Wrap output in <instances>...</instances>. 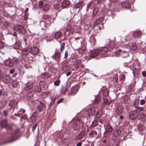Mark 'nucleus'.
<instances>
[{
	"instance_id": "1",
	"label": "nucleus",
	"mask_w": 146,
	"mask_h": 146,
	"mask_svg": "<svg viewBox=\"0 0 146 146\" xmlns=\"http://www.w3.org/2000/svg\"><path fill=\"white\" fill-rule=\"evenodd\" d=\"M100 50L98 49H95L90 50L88 53L89 57L90 58H94L97 56L99 54Z\"/></svg>"
},
{
	"instance_id": "2",
	"label": "nucleus",
	"mask_w": 146,
	"mask_h": 146,
	"mask_svg": "<svg viewBox=\"0 0 146 146\" xmlns=\"http://www.w3.org/2000/svg\"><path fill=\"white\" fill-rule=\"evenodd\" d=\"M138 116L137 112L135 111H131L129 113V117L131 119H135Z\"/></svg>"
},
{
	"instance_id": "3",
	"label": "nucleus",
	"mask_w": 146,
	"mask_h": 146,
	"mask_svg": "<svg viewBox=\"0 0 146 146\" xmlns=\"http://www.w3.org/2000/svg\"><path fill=\"white\" fill-rule=\"evenodd\" d=\"M57 49H56V52L52 57L53 59L57 61H59L61 58V53L58 51H57Z\"/></svg>"
},
{
	"instance_id": "4",
	"label": "nucleus",
	"mask_w": 146,
	"mask_h": 146,
	"mask_svg": "<svg viewBox=\"0 0 146 146\" xmlns=\"http://www.w3.org/2000/svg\"><path fill=\"white\" fill-rule=\"evenodd\" d=\"M15 30L19 33H23L25 31L24 27L21 25H17L14 27Z\"/></svg>"
},
{
	"instance_id": "5",
	"label": "nucleus",
	"mask_w": 146,
	"mask_h": 146,
	"mask_svg": "<svg viewBox=\"0 0 146 146\" xmlns=\"http://www.w3.org/2000/svg\"><path fill=\"white\" fill-rule=\"evenodd\" d=\"M30 53L33 55L37 54L39 52V50L38 48L36 47H33L31 48Z\"/></svg>"
},
{
	"instance_id": "6",
	"label": "nucleus",
	"mask_w": 146,
	"mask_h": 146,
	"mask_svg": "<svg viewBox=\"0 0 146 146\" xmlns=\"http://www.w3.org/2000/svg\"><path fill=\"white\" fill-rule=\"evenodd\" d=\"M2 79L5 83H8L11 81L10 76L6 74H4L3 75Z\"/></svg>"
},
{
	"instance_id": "7",
	"label": "nucleus",
	"mask_w": 146,
	"mask_h": 146,
	"mask_svg": "<svg viewBox=\"0 0 146 146\" xmlns=\"http://www.w3.org/2000/svg\"><path fill=\"white\" fill-rule=\"evenodd\" d=\"M1 126L2 127H5L7 129H11V127L7 123V121L6 120H2L0 123Z\"/></svg>"
},
{
	"instance_id": "8",
	"label": "nucleus",
	"mask_w": 146,
	"mask_h": 146,
	"mask_svg": "<svg viewBox=\"0 0 146 146\" xmlns=\"http://www.w3.org/2000/svg\"><path fill=\"white\" fill-rule=\"evenodd\" d=\"M33 86V82H29L26 84L24 88V89L25 90H28L32 88Z\"/></svg>"
},
{
	"instance_id": "9",
	"label": "nucleus",
	"mask_w": 146,
	"mask_h": 146,
	"mask_svg": "<svg viewBox=\"0 0 146 146\" xmlns=\"http://www.w3.org/2000/svg\"><path fill=\"white\" fill-rule=\"evenodd\" d=\"M4 63L5 65L12 67L13 66V63L10 59H7L4 61Z\"/></svg>"
},
{
	"instance_id": "10",
	"label": "nucleus",
	"mask_w": 146,
	"mask_h": 146,
	"mask_svg": "<svg viewBox=\"0 0 146 146\" xmlns=\"http://www.w3.org/2000/svg\"><path fill=\"white\" fill-rule=\"evenodd\" d=\"M31 50L30 48H26L22 50V54L23 55H27L29 53H30Z\"/></svg>"
},
{
	"instance_id": "11",
	"label": "nucleus",
	"mask_w": 146,
	"mask_h": 146,
	"mask_svg": "<svg viewBox=\"0 0 146 146\" xmlns=\"http://www.w3.org/2000/svg\"><path fill=\"white\" fill-rule=\"evenodd\" d=\"M123 111V107L121 105L117 106L116 110V112L117 114H120Z\"/></svg>"
},
{
	"instance_id": "12",
	"label": "nucleus",
	"mask_w": 146,
	"mask_h": 146,
	"mask_svg": "<svg viewBox=\"0 0 146 146\" xmlns=\"http://www.w3.org/2000/svg\"><path fill=\"white\" fill-rule=\"evenodd\" d=\"M73 66L75 68H77L81 64L82 61L81 60H76L73 61Z\"/></svg>"
},
{
	"instance_id": "13",
	"label": "nucleus",
	"mask_w": 146,
	"mask_h": 146,
	"mask_svg": "<svg viewBox=\"0 0 146 146\" xmlns=\"http://www.w3.org/2000/svg\"><path fill=\"white\" fill-rule=\"evenodd\" d=\"M121 4L122 7L124 8L128 9L130 6V4L127 1L123 2Z\"/></svg>"
},
{
	"instance_id": "14",
	"label": "nucleus",
	"mask_w": 146,
	"mask_h": 146,
	"mask_svg": "<svg viewBox=\"0 0 146 146\" xmlns=\"http://www.w3.org/2000/svg\"><path fill=\"white\" fill-rule=\"evenodd\" d=\"M72 126L73 129L75 131H76L78 130L80 128V125H78V122H77L76 121L73 124Z\"/></svg>"
},
{
	"instance_id": "15",
	"label": "nucleus",
	"mask_w": 146,
	"mask_h": 146,
	"mask_svg": "<svg viewBox=\"0 0 146 146\" xmlns=\"http://www.w3.org/2000/svg\"><path fill=\"white\" fill-rule=\"evenodd\" d=\"M121 130L118 129L114 130L113 132V135L115 137H118L121 133Z\"/></svg>"
},
{
	"instance_id": "16",
	"label": "nucleus",
	"mask_w": 146,
	"mask_h": 146,
	"mask_svg": "<svg viewBox=\"0 0 146 146\" xmlns=\"http://www.w3.org/2000/svg\"><path fill=\"white\" fill-rule=\"evenodd\" d=\"M85 134V131H82L77 136L76 139L77 140L83 138Z\"/></svg>"
},
{
	"instance_id": "17",
	"label": "nucleus",
	"mask_w": 146,
	"mask_h": 146,
	"mask_svg": "<svg viewBox=\"0 0 146 146\" xmlns=\"http://www.w3.org/2000/svg\"><path fill=\"white\" fill-rule=\"evenodd\" d=\"M100 50L99 54H104L106 53L108 50V49L106 47L102 48Z\"/></svg>"
},
{
	"instance_id": "18",
	"label": "nucleus",
	"mask_w": 146,
	"mask_h": 146,
	"mask_svg": "<svg viewBox=\"0 0 146 146\" xmlns=\"http://www.w3.org/2000/svg\"><path fill=\"white\" fill-rule=\"evenodd\" d=\"M101 91L102 92V94L104 97H107L109 95L108 90L106 88L102 89Z\"/></svg>"
},
{
	"instance_id": "19",
	"label": "nucleus",
	"mask_w": 146,
	"mask_h": 146,
	"mask_svg": "<svg viewBox=\"0 0 146 146\" xmlns=\"http://www.w3.org/2000/svg\"><path fill=\"white\" fill-rule=\"evenodd\" d=\"M70 4V2L67 0L64 1L62 3V5L63 8L66 7L67 6L69 5Z\"/></svg>"
},
{
	"instance_id": "20",
	"label": "nucleus",
	"mask_w": 146,
	"mask_h": 146,
	"mask_svg": "<svg viewBox=\"0 0 146 146\" xmlns=\"http://www.w3.org/2000/svg\"><path fill=\"white\" fill-rule=\"evenodd\" d=\"M140 31H135L133 33V36L135 38H139L141 35Z\"/></svg>"
},
{
	"instance_id": "21",
	"label": "nucleus",
	"mask_w": 146,
	"mask_h": 146,
	"mask_svg": "<svg viewBox=\"0 0 146 146\" xmlns=\"http://www.w3.org/2000/svg\"><path fill=\"white\" fill-rule=\"evenodd\" d=\"M61 68L64 71L66 72L70 70V68L69 65H65L61 66Z\"/></svg>"
},
{
	"instance_id": "22",
	"label": "nucleus",
	"mask_w": 146,
	"mask_h": 146,
	"mask_svg": "<svg viewBox=\"0 0 146 146\" xmlns=\"http://www.w3.org/2000/svg\"><path fill=\"white\" fill-rule=\"evenodd\" d=\"M21 44V43L19 41H16L15 42V43L13 45L14 48L17 49H19Z\"/></svg>"
},
{
	"instance_id": "23",
	"label": "nucleus",
	"mask_w": 146,
	"mask_h": 146,
	"mask_svg": "<svg viewBox=\"0 0 146 146\" xmlns=\"http://www.w3.org/2000/svg\"><path fill=\"white\" fill-rule=\"evenodd\" d=\"M44 104L43 103L40 102V104L37 107V108L39 112H41L42 111L43 108L44 107Z\"/></svg>"
},
{
	"instance_id": "24",
	"label": "nucleus",
	"mask_w": 146,
	"mask_h": 146,
	"mask_svg": "<svg viewBox=\"0 0 146 146\" xmlns=\"http://www.w3.org/2000/svg\"><path fill=\"white\" fill-rule=\"evenodd\" d=\"M101 97L100 95H98L96 96L95 99L93 102L94 104H97L98 103L100 100Z\"/></svg>"
},
{
	"instance_id": "25",
	"label": "nucleus",
	"mask_w": 146,
	"mask_h": 146,
	"mask_svg": "<svg viewBox=\"0 0 146 146\" xmlns=\"http://www.w3.org/2000/svg\"><path fill=\"white\" fill-rule=\"evenodd\" d=\"M62 35V33H61L60 32L58 31L56 32L54 35V37L58 39L61 37Z\"/></svg>"
},
{
	"instance_id": "26",
	"label": "nucleus",
	"mask_w": 146,
	"mask_h": 146,
	"mask_svg": "<svg viewBox=\"0 0 146 146\" xmlns=\"http://www.w3.org/2000/svg\"><path fill=\"white\" fill-rule=\"evenodd\" d=\"M50 9V6L48 4H44L43 6V9L44 11H47Z\"/></svg>"
},
{
	"instance_id": "27",
	"label": "nucleus",
	"mask_w": 146,
	"mask_h": 146,
	"mask_svg": "<svg viewBox=\"0 0 146 146\" xmlns=\"http://www.w3.org/2000/svg\"><path fill=\"white\" fill-rule=\"evenodd\" d=\"M106 127L108 129V132L111 133L113 129L112 126L108 123H107V124Z\"/></svg>"
},
{
	"instance_id": "28",
	"label": "nucleus",
	"mask_w": 146,
	"mask_h": 146,
	"mask_svg": "<svg viewBox=\"0 0 146 146\" xmlns=\"http://www.w3.org/2000/svg\"><path fill=\"white\" fill-rule=\"evenodd\" d=\"M6 104L7 101L5 99L3 100L0 102V106L2 108L6 106Z\"/></svg>"
},
{
	"instance_id": "29",
	"label": "nucleus",
	"mask_w": 146,
	"mask_h": 146,
	"mask_svg": "<svg viewBox=\"0 0 146 146\" xmlns=\"http://www.w3.org/2000/svg\"><path fill=\"white\" fill-rule=\"evenodd\" d=\"M137 46L135 43H132L130 46V48L133 50H135L137 49Z\"/></svg>"
},
{
	"instance_id": "30",
	"label": "nucleus",
	"mask_w": 146,
	"mask_h": 146,
	"mask_svg": "<svg viewBox=\"0 0 146 146\" xmlns=\"http://www.w3.org/2000/svg\"><path fill=\"white\" fill-rule=\"evenodd\" d=\"M19 82H17L16 80H14L12 82V85L14 87H16L18 86Z\"/></svg>"
},
{
	"instance_id": "31",
	"label": "nucleus",
	"mask_w": 146,
	"mask_h": 146,
	"mask_svg": "<svg viewBox=\"0 0 146 146\" xmlns=\"http://www.w3.org/2000/svg\"><path fill=\"white\" fill-rule=\"evenodd\" d=\"M83 4V2L82 1H80L76 4L74 6V7L76 8H79L82 6Z\"/></svg>"
},
{
	"instance_id": "32",
	"label": "nucleus",
	"mask_w": 146,
	"mask_h": 146,
	"mask_svg": "<svg viewBox=\"0 0 146 146\" xmlns=\"http://www.w3.org/2000/svg\"><path fill=\"white\" fill-rule=\"evenodd\" d=\"M103 102L104 104L105 105H108L110 104V102L108 101V98L107 97H104Z\"/></svg>"
},
{
	"instance_id": "33",
	"label": "nucleus",
	"mask_w": 146,
	"mask_h": 146,
	"mask_svg": "<svg viewBox=\"0 0 146 146\" xmlns=\"http://www.w3.org/2000/svg\"><path fill=\"white\" fill-rule=\"evenodd\" d=\"M120 54H121V55H123V57H125L128 55L127 52L122 50H121V52Z\"/></svg>"
},
{
	"instance_id": "34",
	"label": "nucleus",
	"mask_w": 146,
	"mask_h": 146,
	"mask_svg": "<svg viewBox=\"0 0 146 146\" xmlns=\"http://www.w3.org/2000/svg\"><path fill=\"white\" fill-rule=\"evenodd\" d=\"M139 104V101L138 100L136 99L134 101L133 103V106L135 108L137 107Z\"/></svg>"
},
{
	"instance_id": "35",
	"label": "nucleus",
	"mask_w": 146,
	"mask_h": 146,
	"mask_svg": "<svg viewBox=\"0 0 146 146\" xmlns=\"http://www.w3.org/2000/svg\"><path fill=\"white\" fill-rule=\"evenodd\" d=\"M144 127L142 125H138V129L139 131H141L144 129Z\"/></svg>"
},
{
	"instance_id": "36",
	"label": "nucleus",
	"mask_w": 146,
	"mask_h": 146,
	"mask_svg": "<svg viewBox=\"0 0 146 146\" xmlns=\"http://www.w3.org/2000/svg\"><path fill=\"white\" fill-rule=\"evenodd\" d=\"M86 48L85 47H82L79 50V52L81 54H82L85 51Z\"/></svg>"
},
{
	"instance_id": "37",
	"label": "nucleus",
	"mask_w": 146,
	"mask_h": 146,
	"mask_svg": "<svg viewBox=\"0 0 146 146\" xmlns=\"http://www.w3.org/2000/svg\"><path fill=\"white\" fill-rule=\"evenodd\" d=\"M4 26L6 28H8L10 26V23L7 21H5L3 23Z\"/></svg>"
},
{
	"instance_id": "38",
	"label": "nucleus",
	"mask_w": 146,
	"mask_h": 146,
	"mask_svg": "<svg viewBox=\"0 0 146 146\" xmlns=\"http://www.w3.org/2000/svg\"><path fill=\"white\" fill-rule=\"evenodd\" d=\"M65 45V43L64 42H63L61 44L60 48V51H62L64 48Z\"/></svg>"
},
{
	"instance_id": "39",
	"label": "nucleus",
	"mask_w": 146,
	"mask_h": 146,
	"mask_svg": "<svg viewBox=\"0 0 146 146\" xmlns=\"http://www.w3.org/2000/svg\"><path fill=\"white\" fill-rule=\"evenodd\" d=\"M102 114L101 111L99 110L98 111L96 115V117L98 118H99L101 116Z\"/></svg>"
},
{
	"instance_id": "40",
	"label": "nucleus",
	"mask_w": 146,
	"mask_h": 146,
	"mask_svg": "<svg viewBox=\"0 0 146 146\" xmlns=\"http://www.w3.org/2000/svg\"><path fill=\"white\" fill-rule=\"evenodd\" d=\"M145 115L143 113L141 112L139 113V118L140 119H142L144 118L145 117Z\"/></svg>"
},
{
	"instance_id": "41",
	"label": "nucleus",
	"mask_w": 146,
	"mask_h": 146,
	"mask_svg": "<svg viewBox=\"0 0 146 146\" xmlns=\"http://www.w3.org/2000/svg\"><path fill=\"white\" fill-rule=\"evenodd\" d=\"M125 78V76L124 75H121L120 76L119 78V80L121 81V82H123V80H124Z\"/></svg>"
},
{
	"instance_id": "42",
	"label": "nucleus",
	"mask_w": 146,
	"mask_h": 146,
	"mask_svg": "<svg viewBox=\"0 0 146 146\" xmlns=\"http://www.w3.org/2000/svg\"><path fill=\"white\" fill-rule=\"evenodd\" d=\"M97 121L96 120H94L91 125V127H95L97 125Z\"/></svg>"
},
{
	"instance_id": "43",
	"label": "nucleus",
	"mask_w": 146,
	"mask_h": 146,
	"mask_svg": "<svg viewBox=\"0 0 146 146\" xmlns=\"http://www.w3.org/2000/svg\"><path fill=\"white\" fill-rule=\"evenodd\" d=\"M35 89V91L38 93H39L41 91L40 88L39 86H36Z\"/></svg>"
},
{
	"instance_id": "44",
	"label": "nucleus",
	"mask_w": 146,
	"mask_h": 146,
	"mask_svg": "<svg viewBox=\"0 0 146 146\" xmlns=\"http://www.w3.org/2000/svg\"><path fill=\"white\" fill-rule=\"evenodd\" d=\"M60 83V81L58 79L54 82V84L56 86H58Z\"/></svg>"
},
{
	"instance_id": "45",
	"label": "nucleus",
	"mask_w": 146,
	"mask_h": 146,
	"mask_svg": "<svg viewBox=\"0 0 146 146\" xmlns=\"http://www.w3.org/2000/svg\"><path fill=\"white\" fill-rule=\"evenodd\" d=\"M27 96L28 98H31L33 96V94L31 92H29L27 94Z\"/></svg>"
},
{
	"instance_id": "46",
	"label": "nucleus",
	"mask_w": 146,
	"mask_h": 146,
	"mask_svg": "<svg viewBox=\"0 0 146 146\" xmlns=\"http://www.w3.org/2000/svg\"><path fill=\"white\" fill-rule=\"evenodd\" d=\"M59 6L57 4H55L53 5V8L56 10L59 9Z\"/></svg>"
},
{
	"instance_id": "47",
	"label": "nucleus",
	"mask_w": 146,
	"mask_h": 146,
	"mask_svg": "<svg viewBox=\"0 0 146 146\" xmlns=\"http://www.w3.org/2000/svg\"><path fill=\"white\" fill-rule=\"evenodd\" d=\"M136 110L138 111H144V110L142 107H138L136 108Z\"/></svg>"
},
{
	"instance_id": "48",
	"label": "nucleus",
	"mask_w": 146,
	"mask_h": 146,
	"mask_svg": "<svg viewBox=\"0 0 146 146\" xmlns=\"http://www.w3.org/2000/svg\"><path fill=\"white\" fill-rule=\"evenodd\" d=\"M77 122H78V125H80V126L81 125H83V121L81 119L80 120H77L76 121Z\"/></svg>"
},
{
	"instance_id": "49",
	"label": "nucleus",
	"mask_w": 146,
	"mask_h": 146,
	"mask_svg": "<svg viewBox=\"0 0 146 146\" xmlns=\"http://www.w3.org/2000/svg\"><path fill=\"white\" fill-rule=\"evenodd\" d=\"M98 12V9L97 8H94L93 9V15H96Z\"/></svg>"
},
{
	"instance_id": "50",
	"label": "nucleus",
	"mask_w": 146,
	"mask_h": 146,
	"mask_svg": "<svg viewBox=\"0 0 146 146\" xmlns=\"http://www.w3.org/2000/svg\"><path fill=\"white\" fill-rule=\"evenodd\" d=\"M68 61L66 60V59L62 61L60 64V65L62 66L63 65H65L68 62Z\"/></svg>"
},
{
	"instance_id": "51",
	"label": "nucleus",
	"mask_w": 146,
	"mask_h": 146,
	"mask_svg": "<svg viewBox=\"0 0 146 146\" xmlns=\"http://www.w3.org/2000/svg\"><path fill=\"white\" fill-rule=\"evenodd\" d=\"M68 51L67 50L65 51V54H64V58H65V59H66L68 57Z\"/></svg>"
},
{
	"instance_id": "52",
	"label": "nucleus",
	"mask_w": 146,
	"mask_h": 146,
	"mask_svg": "<svg viewBox=\"0 0 146 146\" xmlns=\"http://www.w3.org/2000/svg\"><path fill=\"white\" fill-rule=\"evenodd\" d=\"M118 80V77L117 76H115L113 78V81L114 82H117Z\"/></svg>"
},
{
	"instance_id": "53",
	"label": "nucleus",
	"mask_w": 146,
	"mask_h": 146,
	"mask_svg": "<svg viewBox=\"0 0 146 146\" xmlns=\"http://www.w3.org/2000/svg\"><path fill=\"white\" fill-rule=\"evenodd\" d=\"M145 103V101L143 99H142L140 101V104L141 105H144Z\"/></svg>"
},
{
	"instance_id": "54",
	"label": "nucleus",
	"mask_w": 146,
	"mask_h": 146,
	"mask_svg": "<svg viewBox=\"0 0 146 146\" xmlns=\"http://www.w3.org/2000/svg\"><path fill=\"white\" fill-rule=\"evenodd\" d=\"M43 3L42 1H40L39 2V7L40 8H42L43 7Z\"/></svg>"
},
{
	"instance_id": "55",
	"label": "nucleus",
	"mask_w": 146,
	"mask_h": 146,
	"mask_svg": "<svg viewBox=\"0 0 146 146\" xmlns=\"http://www.w3.org/2000/svg\"><path fill=\"white\" fill-rule=\"evenodd\" d=\"M121 51V50H119L117 51L115 53V54L116 55H121V54H120Z\"/></svg>"
},
{
	"instance_id": "56",
	"label": "nucleus",
	"mask_w": 146,
	"mask_h": 146,
	"mask_svg": "<svg viewBox=\"0 0 146 146\" xmlns=\"http://www.w3.org/2000/svg\"><path fill=\"white\" fill-rule=\"evenodd\" d=\"M37 126V123H36L33 127H32V131H34L36 128V127Z\"/></svg>"
},
{
	"instance_id": "57",
	"label": "nucleus",
	"mask_w": 146,
	"mask_h": 146,
	"mask_svg": "<svg viewBox=\"0 0 146 146\" xmlns=\"http://www.w3.org/2000/svg\"><path fill=\"white\" fill-rule=\"evenodd\" d=\"M25 111V110L24 109H23L22 108H21L20 109L19 111L23 113H24Z\"/></svg>"
},
{
	"instance_id": "58",
	"label": "nucleus",
	"mask_w": 146,
	"mask_h": 146,
	"mask_svg": "<svg viewBox=\"0 0 146 146\" xmlns=\"http://www.w3.org/2000/svg\"><path fill=\"white\" fill-rule=\"evenodd\" d=\"M142 74L143 76L146 77V71H143L142 72Z\"/></svg>"
},
{
	"instance_id": "59",
	"label": "nucleus",
	"mask_w": 146,
	"mask_h": 146,
	"mask_svg": "<svg viewBox=\"0 0 146 146\" xmlns=\"http://www.w3.org/2000/svg\"><path fill=\"white\" fill-rule=\"evenodd\" d=\"M89 135L91 137H92L94 136V133L93 132H91L89 133Z\"/></svg>"
},
{
	"instance_id": "60",
	"label": "nucleus",
	"mask_w": 146,
	"mask_h": 146,
	"mask_svg": "<svg viewBox=\"0 0 146 146\" xmlns=\"http://www.w3.org/2000/svg\"><path fill=\"white\" fill-rule=\"evenodd\" d=\"M12 35L13 36H15L16 37H17V33L15 32H13Z\"/></svg>"
},
{
	"instance_id": "61",
	"label": "nucleus",
	"mask_w": 146,
	"mask_h": 146,
	"mask_svg": "<svg viewBox=\"0 0 146 146\" xmlns=\"http://www.w3.org/2000/svg\"><path fill=\"white\" fill-rule=\"evenodd\" d=\"M3 113L4 115L5 116L7 115V111L4 110L3 111Z\"/></svg>"
},
{
	"instance_id": "62",
	"label": "nucleus",
	"mask_w": 146,
	"mask_h": 146,
	"mask_svg": "<svg viewBox=\"0 0 146 146\" xmlns=\"http://www.w3.org/2000/svg\"><path fill=\"white\" fill-rule=\"evenodd\" d=\"M4 46V44L3 43L0 41V48H1Z\"/></svg>"
},
{
	"instance_id": "63",
	"label": "nucleus",
	"mask_w": 146,
	"mask_h": 146,
	"mask_svg": "<svg viewBox=\"0 0 146 146\" xmlns=\"http://www.w3.org/2000/svg\"><path fill=\"white\" fill-rule=\"evenodd\" d=\"M63 101V99L62 98H60L59 99V101H58V104H59L61 102H62Z\"/></svg>"
},
{
	"instance_id": "64",
	"label": "nucleus",
	"mask_w": 146,
	"mask_h": 146,
	"mask_svg": "<svg viewBox=\"0 0 146 146\" xmlns=\"http://www.w3.org/2000/svg\"><path fill=\"white\" fill-rule=\"evenodd\" d=\"M82 144V143L81 142H79L77 143L76 146H81Z\"/></svg>"
}]
</instances>
